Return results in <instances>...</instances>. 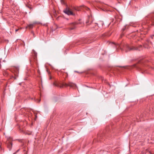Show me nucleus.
Instances as JSON below:
<instances>
[{"mask_svg": "<svg viewBox=\"0 0 154 154\" xmlns=\"http://www.w3.org/2000/svg\"><path fill=\"white\" fill-rule=\"evenodd\" d=\"M112 44L114 45L116 49H120L122 51H125V52L134 50L140 51L142 47L141 45H139L138 47L136 48L133 46H130L127 44H122L120 45L114 42H112Z\"/></svg>", "mask_w": 154, "mask_h": 154, "instance_id": "f257e3e1", "label": "nucleus"}, {"mask_svg": "<svg viewBox=\"0 0 154 154\" xmlns=\"http://www.w3.org/2000/svg\"><path fill=\"white\" fill-rule=\"evenodd\" d=\"M146 21L143 23V25L149 24L154 26V12L148 15L145 19Z\"/></svg>", "mask_w": 154, "mask_h": 154, "instance_id": "f03ea898", "label": "nucleus"}, {"mask_svg": "<svg viewBox=\"0 0 154 154\" xmlns=\"http://www.w3.org/2000/svg\"><path fill=\"white\" fill-rule=\"evenodd\" d=\"M37 53L33 51V55L29 58V62L31 66L33 67L35 66V65H37Z\"/></svg>", "mask_w": 154, "mask_h": 154, "instance_id": "7ed1b4c3", "label": "nucleus"}, {"mask_svg": "<svg viewBox=\"0 0 154 154\" xmlns=\"http://www.w3.org/2000/svg\"><path fill=\"white\" fill-rule=\"evenodd\" d=\"M144 62L145 60H140L137 63L134 64L133 66H128V68L129 69L130 68H135L137 69L143 70V69L142 68V66L143 65Z\"/></svg>", "mask_w": 154, "mask_h": 154, "instance_id": "20e7f679", "label": "nucleus"}, {"mask_svg": "<svg viewBox=\"0 0 154 154\" xmlns=\"http://www.w3.org/2000/svg\"><path fill=\"white\" fill-rule=\"evenodd\" d=\"M63 12L66 14L68 15H75V14L73 13L71 10L70 8L68 7L64 9Z\"/></svg>", "mask_w": 154, "mask_h": 154, "instance_id": "39448f33", "label": "nucleus"}, {"mask_svg": "<svg viewBox=\"0 0 154 154\" xmlns=\"http://www.w3.org/2000/svg\"><path fill=\"white\" fill-rule=\"evenodd\" d=\"M12 139L11 137H9L7 139L6 143L7 144V147L10 150L12 148V143L11 142Z\"/></svg>", "mask_w": 154, "mask_h": 154, "instance_id": "423d86ee", "label": "nucleus"}, {"mask_svg": "<svg viewBox=\"0 0 154 154\" xmlns=\"http://www.w3.org/2000/svg\"><path fill=\"white\" fill-rule=\"evenodd\" d=\"M13 70L14 72V79H16L18 75L19 68L18 67H14L13 68Z\"/></svg>", "mask_w": 154, "mask_h": 154, "instance_id": "0eeeda50", "label": "nucleus"}, {"mask_svg": "<svg viewBox=\"0 0 154 154\" xmlns=\"http://www.w3.org/2000/svg\"><path fill=\"white\" fill-rule=\"evenodd\" d=\"M63 86H64L65 87H67L68 86H69L72 88H74L75 87L76 85L73 83L72 82H69L68 83H64L63 84Z\"/></svg>", "mask_w": 154, "mask_h": 154, "instance_id": "6e6552de", "label": "nucleus"}, {"mask_svg": "<svg viewBox=\"0 0 154 154\" xmlns=\"http://www.w3.org/2000/svg\"><path fill=\"white\" fill-rule=\"evenodd\" d=\"M78 24V23H72L71 24L72 27L70 28L69 29L70 30H72L74 29L76 27V26Z\"/></svg>", "mask_w": 154, "mask_h": 154, "instance_id": "1a4fd4ad", "label": "nucleus"}, {"mask_svg": "<svg viewBox=\"0 0 154 154\" xmlns=\"http://www.w3.org/2000/svg\"><path fill=\"white\" fill-rule=\"evenodd\" d=\"M103 22L100 21H99L98 23H96L95 26H98V27H101L103 26Z\"/></svg>", "mask_w": 154, "mask_h": 154, "instance_id": "9d476101", "label": "nucleus"}, {"mask_svg": "<svg viewBox=\"0 0 154 154\" xmlns=\"http://www.w3.org/2000/svg\"><path fill=\"white\" fill-rule=\"evenodd\" d=\"M140 31L141 32V33L140 34H146L148 31V30L147 29H140Z\"/></svg>", "mask_w": 154, "mask_h": 154, "instance_id": "9b49d317", "label": "nucleus"}, {"mask_svg": "<svg viewBox=\"0 0 154 154\" xmlns=\"http://www.w3.org/2000/svg\"><path fill=\"white\" fill-rule=\"evenodd\" d=\"M34 24H31L28 25L26 27V28H29V29H32L33 27Z\"/></svg>", "mask_w": 154, "mask_h": 154, "instance_id": "f8f14e48", "label": "nucleus"}, {"mask_svg": "<svg viewBox=\"0 0 154 154\" xmlns=\"http://www.w3.org/2000/svg\"><path fill=\"white\" fill-rule=\"evenodd\" d=\"M82 7H83V8H84V9H85L87 11H89L90 10V9L88 8L87 7H86L85 6H84V5H83V6H81Z\"/></svg>", "mask_w": 154, "mask_h": 154, "instance_id": "ddd939ff", "label": "nucleus"}, {"mask_svg": "<svg viewBox=\"0 0 154 154\" xmlns=\"http://www.w3.org/2000/svg\"><path fill=\"white\" fill-rule=\"evenodd\" d=\"M90 19L89 18V19L86 21V23L87 24V25H88L89 24H91V21L90 22Z\"/></svg>", "mask_w": 154, "mask_h": 154, "instance_id": "4468645a", "label": "nucleus"}, {"mask_svg": "<svg viewBox=\"0 0 154 154\" xmlns=\"http://www.w3.org/2000/svg\"><path fill=\"white\" fill-rule=\"evenodd\" d=\"M47 71L48 74L49 76V79H52V77L50 75V72L48 70H47Z\"/></svg>", "mask_w": 154, "mask_h": 154, "instance_id": "2eb2a0df", "label": "nucleus"}, {"mask_svg": "<svg viewBox=\"0 0 154 154\" xmlns=\"http://www.w3.org/2000/svg\"><path fill=\"white\" fill-rule=\"evenodd\" d=\"M154 36V35H152L151 36V38H152V39H153V36Z\"/></svg>", "mask_w": 154, "mask_h": 154, "instance_id": "dca6fc26", "label": "nucleus"}, {"mask_svg": "<svg viewBox=\"0 0 154 154\" xmlns=\"http://www.w3.org/2000/svg\"><path fill=\"white\" fill-rule=\"evenodd\" d=\"M19 30V29H16L15 30V32H17V31H18V30Z\"/></svg>", "mask_w": 154, "mask_h": 154, "instance_id": "f3484780", "label": "nucleus"}, {"mask_svg": "<svg viewBox=\"0 0 154 154\" xmlns=\"http://www.w3.org/2000/svg\"><path fill=\"white\" fill-rule=\"evenodd\" d=\"M40 100H38V103L39 102H40Z\"/></svg>", "mask_w": 154, "mask_h": 154, "instance_id": "a211bd4d", "label": "nucleus"}, {"mask_svg": "<svg viewBox=\"0 0 154 154\" xmlns=\"http://www.w3.org/2000/svg\"><path fill=\"white\" fill-rule=\"evenodd\" d=\"M125 29L123 28V29H122V30L123 31H124L125 30Z\"/></svg>", "mask_w": 154, "mask_h": 154, "instance_id": "6ab92c4d", "label": "nucleus"}, {"mask_svg": "<svg viewBox=\"0 0 154 154\" xmlns=\"http://www.w3.org/2000/svg\"><path fill=\"white\" fill-rule=\"evenodd\" d=\"M74 9H75V10H77V9H76V8H74Z\"/></svg>", "mask_w": 154, "mask_h": 154, "instance_id": "aec40b11", "label": "nucleus"}, {"mask_svg": "<svg viewBox=\"0 0 154 154\" xmlns=\"http://www.w3.org/2000/svg\"><path fill=\"white\" fill-rule=\"evenodd\" d=\"M39 71L38 70V73H39Z\"/></svg>", "mask_w": 154, "mask_h": 154, "instance_id": "412c9836", "label": "nucleus"}, {"mask_svg": "<svg viewBox=\"0 0 154 154\" xmlns=\"http://www.w3.org/2000/svg\"><path fill=\"white\" fill-rule=\"evenodd\" d=\"M19 150H18L17 151V152H18V151H19Z\"/></svg>", "mask_w": 154, "mask_h": 154, "instance_id": "4be33fe9", "label": "nucleus"}]
</instances>
